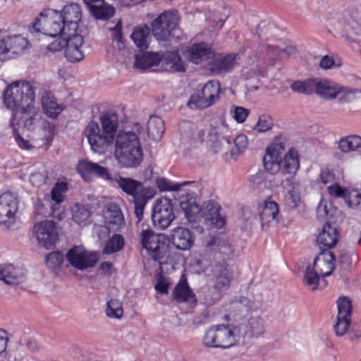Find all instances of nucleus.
Masks as SVG:
<instances>
[{"instance_id": "obj_1", "label": "nucleus", "mask_w": 361, "mask_h": 361, "mask_svg": "<svg viewBox=\"0 0 361 361\" xmlns=\"http://www.w3.org/2000/svg\"><path fill=\"white\" fill-rule=\"evenodd\" d=\"M34 87L28 82H16L4 91V103L6 108L22 114L24 127L28 129L35 126L41 118L40 111L35 106Z\"/></svg>"}, {"instance_id": "obj_2", "label": "nucleus", "mask_w": 361, "mask_h": 361, "mask_svg": "<svg viewBox=\"0 0 361 361\" xmlns=\"http://www.w3.org/2000/svg\"><path fill=\"white\" fill-rule=\"evenodd\" d=\"M141 130V126L136 123L131 130L124 129L118 132L114 139V155L123 167L136 168L142 163L143 153L138 137Z\"/></svg>"}, {"instance_id": "obj_3", "label": "nucleus", "mask_w": 361, "mask_h": 361, "mask_svg": "<svg viewBox=\"0 0 361 361\" xmlns=\"http://www.w3.org/2000/svg\"><path fill=\"white\" fill-rule=\"evenodd\" d=\"M213 290L205 297V302L212 305L220 300L230 288L233 279V270L225 260L215 262L212 266Z\"/></svg>"}, {"instance_id": "obj_4", "label": "nucleus", "mask_w": 361, "mask_h": 361, "mask_svg": "<svg viewBox=\"0 0 361 361\" xmlns=\"http://www.w3.org/2000/svg\"><path fill=\"white\" fill-rule=\"evenodd\" d=\"M30 32H42L53 37L59 35H66L68 33L60 12L52 9L41 13L39 16L35 18Z\"/></svg>"}, {"instance_id": "obj_5", "label": "nucleus", "mask_w": 361, "mask_h": 361, "mask_svg": "<svg viewBox=\"0 0 361 361\" xmlns=\"http://www.w3.org/2000/svg\"><path fill=\"white\" fill-rule=\"evenodd\" d=\"M138 238L142 247L152 254L155 261L163 263L164 259L169 255L166 236L163 234H156L149 228H142L138 232Z\"/></svg>"}, {"instance_id": "obj_6", "label": "nucleus", "mask_w": 361, "mask_h": 361, "mask_svg": "<svg viewBox=\"0 0 361 361\" xmlns=\"http://www.w3.org/2000/svg\"><path fill=\"white\" fill-rule=\"evenodd\" d=\"M236 342L234 330L229 326L214 325L208 329L202 338V343L205 347L213 348H228Z\"/></svg>"}, {"instance_id": "obj_7", "label": "nucleus", "mask_w": 361, "mask_h": 361, "mask_svg": "<svg viewBox=\"0 0 361 361\" xmlns=\"http://www.w3.org/2000/svg\"><path fill=\"white\" fill-rule=\"evenodd\" d=\"M179 18L176 12L165 11L151 23L152 32L157 40L168 42L176 36Z\"/></svg>"}, {"instance_id": "obj_8", "label": "nucleus", "mask_w": 361, "mask_h": 361, "mask_svg": "<svg viewBox=\"0 0 361 361\" xmlns=\"http://www.w3.org/2000/svg\"><path fill=\"white\" fill-rule=\"evenodd\" d=\"M18 204L16 193L6 192L0 195V228L4 230L14 228Z\"/></svg>"}, {"instance_id": "obj_9", "label": "nucleus", "mask_w": 361, "mask_h": 361, "mask_svg": "<svg viewBox=\"0 0 361 361\" xmlns=\"http://www.w3.org/2000/svg\"><path fill=\"white\" fill-rule=\"evenodd\" d=\"M67 267L83 271L92 268L97 263L99 255L97 252L88 251L83 246L75 245L66 254Z\"/></svg>"}, {"instance_id": "obj_10", "label": "nucleus", "mask_w": 361, "mask_h": 361, "mask_svg": "<svg viewBox=\"0 0 361 361\" xmlns=\"http://www.w3.org/2000/svg\"><path fill=\"white\" fill-rule=\"evenodd\" d=\"M299 168L298 152L295 149L290 148L284 155L281 165V185L283 188H296L300 185V183L295 179Z\"/></svg>"}, {"instance_id": "obj_11", "label": "nucleus", "mask_w": 361, "mask_h": 361, "mask_svg": "<svg viewBox=\"0 0 361 361\" xmlns=\"http://www.w3.org/2000/svg\"><path fill=\"white\" fill-rule=\"evenodd\" d=\"M356 90L341 87L327 80L317 79L315 93L326 99L337 98L343 102H350L355 98Z\"/></svg>"}, {"instance_id": "obj_12", "label": "nucleus", "mask_w": 361, "mask_h": 361, "mask_svg": "<svg viewBox=\"0 0 361 361\" xmlns=\"http://www.w3.org/2000/svg\"><path fill=\"white\" fill-rule=\"evenodd\" d=\"M85 133L92 150L99 154L105 153L114 141V136L104 131L94 121L89 123Z\"/></svg>"}, {"instance_id": "obj_13", "label": "nucleus", "mask_w": 361, "mask_h": 361, "mask_svg": "<svg viewBox=\"0 0 361 361\" xmlns=\"http://www.w3.org/2000/svg\"><path fill=\"white\" fill-rule=\"evenodd\" d=\"M174 219L175 214L171 200L167 197L156 200L152 214V221L154 227L159 230H165L171 224Z\"/></svg>"}, {"instance_id": "obj_14", "label": "nucleus", "mask_w": 361, "mask_h": 361, "mask_svg": "<svg viewBox=\"0 0 361 361\" xmlns=\"http://www.w3.org/2000/svg\"><path fill=\"white\" fill-rule=\"evenodd\" d=\"M113 181L116 183L123 192L132 196L133 202L135 200L140 201L144 197H154L156 194L154 189L149 187H144L141 182L130 178L116 176Z\"/></svg>"}, {"instance_id": "obj_15", "label": "nucleus", "mask_w": 361, "mask_h": 361, "mask_svg": "<svg viewBox=\"0 0 361 361\" xmlns=\"http://www.w3.org/2000/svg\"><path fill=\"white\" fill-rule=\"evenodd\" d=\"M32 232L39 245L46 249H51L55 245L58 233L54 221H41L35 225Z\"/></svg>"}, {"instance_id": "obj_16", "label": "nucleus", "mask_w": 361, "mask_h": 361, "mask_svg": "<svg viewBox=\"0 0 361 361\" xmlns=\"http://www.w3.org/2000/svg\"><path fill=\"white\" fill-rule=\"evenodd\" d=\"M77 171L86 181H90L94 176L113 181L108 169L97 163L88 160L80 161L77 166Z\"/></svg>"}, {"instance_id": "obj_17", "label": "nucleus", "mask_w": 361, "mask_h": 361, "mask_svg": "<svg viewBox=\"0 0 361 361\" xmlns=\"http://www.w3.org/2000/svg\"><path fill=\"white\" fill-rule=\"evenodd\" d=\"M229 128L227 125L222 121L221 125L212 126L208 133L209 141L211 143V148L215 153L221 151L223 149L228 147L232 141L228 135Z\"/></svg>"}, {"instance_id": "obj_18", "label": "nucleus", "mask_w": 361, "mask_h": 361, "mask_svg": "<svg viewBox=\"0 0 361 361\" xmlns=\"http://www.w3.org/2000/svg\"><path fill=\"white\" fill-rule=\"evenodd\" d=\"M83 42V37L77 32H70L66 35L65 56L68 61L74 63L83 59L84 54L81 50Z\"/></svg>"}, {"instance_id": "obj_19", "label": "nucleus", "mask_w": 361, "mask_h": 361, "mask_svg": "<svg viewBox=\"0 0 361 361\" xmlns=\"http://www.w3.org/2000/svg\"><path fill=\"white\" fill-rule=\"evenodd\" d=\"M212 60L209 64V70L214 74L225 73L231 71L237 63V54H213Z\"/></svg>"}, {"instance_id": "obj_20", "label": "nucleus", "mask_w": 361, "mask_h": 361, "mask_svg": "<svg viewBox=\"0 0 361 361\" xmlns=\"http://www.w3.org/2000/svg\"><path fill=\"white\" fill-rule=\"evenodd\" d=\"M336 256L329 250H322L314 259L313 267L322 277L330 276L335 268Z\"/></svg>"}, {"instance_id": "obj_21", "label": "nucleus", "mask_w": 361, "mask_h": 361, "mask_svg": "<svg viewBox=\"0 0 361 361\" xmlns=\"http://www.w3.org/2000/svg\"><path fill=\"white\" fill-rule=\"evenodd\" d=\"M338 239L339 233L337 228L326 223L317 235V244L322 251L329 250L335 247Z\"/></svg>"}, {"instance_id": "obj_22", "label": "nucleus", "mask_w": 361, "mask_h": 361, "mask_svg": "<svg viewBox=\"0 0 361 361\" xmlns=\"http://www.w3.org/2000/svg\"><path fill=\"white\" fill-rule=\"evenodd\" d=\"M60 13L62 16L63 24L66 25L68 32H77L78 23L82 17L80 6L78 4L66 5Z\"/></svg>"}, {"instance_id": "obj_23", "label": "nucleus", "mask_w": 361, "mask_h": 361, "mask_svg": "<svg viewBox=\"0 0 361 361\" xmlns=\"http://www.w3.org/2000/svg\"><path fill=\"white\" fill-rule=\"evenodd\" d=\"M104 216L109 228L118 231L125 226L124 216L119 205L115 202H110L106 205Z\"/></svg>"}, {"instance_id": "obj_24", "label": "nucleus", "mask_w": 361, "mask_h": 361, "mask_svg": "<svg viewBox=\"0 0 361 361\" xmlns=\"http://www.w3.org/2000/svg\"><path fill=\"white\" fill-rule=\"evenodd\" d=\"M171 243L180 250L190 249L194 243V238L191 231L184 227H176L171 231Z\"/></svg>"}, {"instance_id": "obj_25", "label": "nucleus", "mask_w": 361, "mask_h": 361, "mask_svg": "<svg viewBox=\"0 0 361 361\" xmlns=\"http://www.w3.org/2000/svg\"><path fill=\"white\" fill-rule=\"evenodd\" d=\"M3 38L10 59L23 54L29 46L27 39L21 35H7L4 36Z\"/></svg>"}, {"instance_id": "obj_26", "label": "nucleus", "mask_w": 361, "mask_h": 361, "mask_svg": "<svg viewBox=\"0 0 361 361\" xmlns=\"http://www.w3.org/2000/svg\"><path fill=\"white\" fill-rule=\"evenodd\" d=\"M172 298L177 302L195 303V295L189 287L187 279L182 276L172 292Z\"/></svg>"}, {"instance_id": "obj_27", "label": "nucleus", "mask_w": 361, "mask_h": 361, "mask_svg": "<svg viewBox=\"0 0 361 361\" xmlns=\"http://www.w3.org/2000/svg\"><path fill=\"white\" fill-rule=\"evenodd\" d=\"M161 58L159 53L146 52L137 54L135 59V66L142 70L161 71Z\"/></svg>"}, {"instance_id": "obj_28", "label": "nucleus", "mask_w": 361, "mask_h": 361, "mask_svg": "<svg viewBox=\"0 0 361 361\" xmlns=\"http://www.w3.org/2000/svg\"><path fill=\"white\" fill-rule=\"evenodd\" d=\"M220 205L213 201L208 202L202 209V216L204 219L217 228H221L225 224V219L220 214Z\"/></svg>"}, {"instance_id": "obj_29", "label": "nucleus", "mask_w": 361, "mask_h": 361, "mask_svg": "<svg viewBox=\"0 0 361 361\" xmlns=\"http://www.w3.org/2000/svg\"><path fill=\"white\" fill-rule=\"evenodd\" d=\"M161 71H185V66L178 51H169L161 55Z\"/></svg>"}, {"instance_id": "obj_30", "label": "nucleus", "mask_w": 361, "mask_h": 361, "mask_svg": "<svg viewBox=\"0 0 361 361\" xmlns=\"http://www.w3.org/2000/svg\"><path fill=\"white\" fill-rule=\"evenodd\" d=\"M262 226L276 224L279 219V206L274 201H266L259 214Z\"/></svg>"}, {"instance_id": "obj_31", "label": "nucleus", "mask_w": 361, "mask_h": 361, "mask_svg": "<svg viewBox=\"0 0 361 361\" xmlns=\"http://www.w3.org/2000/svg\"><path fill=\"white\" fill-rule=\"evenodd\" d=\"M213 51L207 44L204 42L193 44L188 51V56L192 62L196 64L210 59Z\"/></svg>"}, {"instance_id": "obj_32", "label": "nucleus", "mask_w": 361, "mask_h": 361, "mask_svg": "<svg viewBox=\"0 0 361 361\" xmlns=\"http://www.w3.org/2000/svg\"><path fill=\"white\" fill-rule=\"evenodd\" d=\"M90 6L92 14L97 19H109L114 14V8L104 4V0H84Z\"/></svg>"}, {"instance_id": "obj_33", "label": "nucleus", "mask_w": 361, "mask_h": 361, "mask_svg": "<svg viewBox=\"0 0 361 361\" xmlns=\"http://www.w3.org/2000/svg\"><path fill=\"white\" fill-rule=\"evenodd\" d=\"M130 38L137 47L147 49L151 41L150 27L146 24L137 26L133 29Z\"/></svg>"}, {"instance_id": "obj_34", "label": "nucleus", "mask_w": 361, "mask_h": 361, "mask_svg": "<svg viewBox=\"0 0 361 361\" xmlns=\"http://www.w3.org/2000/svg\"><path fill=\"white\" fill-rule=\"evenodd\" d=\"M42 109L45 114L52 118H56L63 111V106L58 104L49 92H44L41 98Z\"/></svg>"}, {"instance_id": "obj_35", "label": "nucleus", "mask_w": 361, "mask_h": 361, "mask_svg": "<svg viewBox=\"0 0 361 361\" xmlns=\"http://www.w3.org/2000/svg\"><path fill=\"white\" fill-rule=\"evenodd\" d=\"M165 130L164 121L157 116H152L149 117L147 132L148 136L153 140H159L161 138Z\"/></svg>"}, {"instance_id": "obj_36", "label": "nucleus", "mask_w": 361, "mask_h": 361, "mask_svg": "<svg viewBox=\"0 0 361 361\" xmlns=\"http://www.w3.org/2000/svg\"><path fill=\"white\" fill-rule=\"evenodd\" d=\"M72 219L76 224L82 226H86L90 224L92 212L90 209L82 204H76L71 209Z\"/></svg>"}, {"instance_id": "obj_37", "label": "nucleus", "mask_w": 361, "mask_h": 361, "mask_svg": "<svg viewBox=\"0 0 361 361\" xmlns=\"http://www.w3.org/2000/svg\"><path fill=\"white\" fill-rule=\"evenodd\" d=\"M216 102L212 99H210L208 96H203L201 92L193 94L188 102V106L192 109H204L213 104Z\"/></svg>"}, {"instance_id": "obj_38", "label": "nucleus", "mask_w": 361, "mask_h": 361, "mask_svg": "<svg viewBox=\"0 0 361 361\" xmlns=\"http://www.w3.org/2000/svg\"><path fill=\"white\" fill-rule=\"evenodd\" d=\"M317 79H307L306 80H297L292 83L290 87L293 91L305 94L315 92Z\"/></svg>"}, {"instance_id": "obj_39", "label": "nucleus", "mask_w": 361, "mask_h": 361, "mask_svg": "<svg viewBox=\"0 0 361 361\" xmlns=\"http://www.w3.org/2000/svg\"><path fill=\"white\" fill-rule=\"evenodd\" d=\"M102 123V129L110 135L114 136L115 139V134L117 130L118 118L115 114L104 113L100 116Z\"/></svg>"}, {"instance_id": "obj_40", "label": "nucleus", "mask_w": 361, "mask_h": 361, "mask_svg": "<svg viewBox=\"0 0 361 361\" xmlns=\"http://www.w3.org/2000/svg\"><path fill=\"white\" fill-rule=\"evenodd\" d=\"M25 280V272L23 269L7 264V271L6 274L5 283L8 285H16L22 283Z\"/></svg>"}, {"instance_id": "obj_41", "label": "nucleus", "mask_w": 361, "mask_h": 361, "mask_svg": "<svg viewBox=\"0 0 361 361\" xmlns=\"http://www.w3.org/2000/svg\"><path fill=\"white\" fill-rule=\"evenodd\" d=\"M245 336L253 337L262 335L264 331V325L260 317H252L245 326Z\"/></svg>"}, {"instance_id": "obj_42", "label": "nucleus", "mask_w": 361, "mask_h": 361, "mask_svg": "<svg viewBox=\"0 0 361 361\" xmlns=\"http://www.w3.org/2000/svg\"><path fill=\"white\" fill-rule=\"evenodd\" d=\"M361 147V137L356 135H351L343 137L338 143V148L345 153L355 151Z\"/></svg>"}, {"instance_id": "obj_43", "label": "nucleus", "mask_w": 361, "mask_h": 361, "mask_svg": "<svg viewBox=\"0 0 361 361\" xmlns=\"http://www.w3.org/2000/svg\"><path fill=\"white\" fill-rule=\"evenodd\" d=\"M285 147L283 142L275 141L267 149L264 157L271 158V161H279L281 164L282 154L284 153Z\"/></svg>"}, {"instance_id": "obj_44", "label": "nucleus", "mask_w": 361, "mask_h": 361, "mask_svg": "<svg viewBox=\"0 0 361 361\" xmlns=\"http://www.w3.org/2000/svg\"><path fill=\"white\" fill-rule=\"evenodd\" d=\"M125 245L124 238L121 235L114 234L106 242L103 252L106 255L113 254L121 250Z\"/></svg>"}, {"instance_id": "obj_45", "label": "nucleus", "mask_w": 361, "mask_h": 361, "mask_svg": "<svg viewBox=\"0 0 361 361\" xmlns=\"http://www.w3.org/2000/svg\"><path fill=\"white\" fill-rule=\"evenodd\" d=\"M106 315L112 319H120L123 315L122 302L117 299H111L106 302Z\"/></svg>"}, {"instance_id": "obj_46", "label": "nucleus", "mask_w": 361, "mask_h": 361, "mask_svg": "<svg viewBox=\"0 0 361 361\" xmlns=\"http://www.w3.org/2000/svg\"><path fill=\"white\" fill-rule=\"evenodd\" d=\"M180 207L184 212L185 218L190 221H195L196 215L202 212V209L192 200L181 201Z\"/></svg>"}, {"instance_id": "obj_47", "label": "nucleus", "mask_w": 361, "mask_h": 361, "mask_svg": "<svg viewBox=\"0 0 361 361\" xmlns=\"http://www.w3.org/2000/svg\"><path fill=\"white\" fill-rule=\"evenodd\" d=\"M220 92V83L218 81L209 80L202 87L201 94L208 96L216 102L219 99Z\"/></svg>"}, {"instance_id": "obj_48", "label": "nucleus", "mask_w": 361, "mask_h": 361, "mask_svg": "<svg viewBox=\"0 0 361 361\" xmlns=\"http://www.w3.org/2000/svg\"><path fill=\"white\" fill-rule=\"evenodd\" d=\"M16 119V114H13L12 117L10 120V126L13 128V135L15 138L16 142L18 146L22 149H30L32 148V145L30 143L29 140L24 139L21 136V133H20L19 128L16 127L18 126V123L16 124L14 123Z\"/></svg>"}, {"instance_id": "obj_49", "label": "nucleus", "mask_w": 361, "mask_h": 361, "mask_svg": "<svg viewBox=\"0 0 361 361\" xmlns=\"http://www.w3.org/2000/svg\"><path fill=\"white\" fill-rule=\"evenodd\" d=\"M298 187L286 188L288 191L285 195L284 202L286 206L290 209L297 208L301 203L300 192L296 190Z\"/></svg>"}, {"instance_id": "obj_50", "label": "nucleus", "mask_w": 361, "mask_h": 361, "mask_svg": "<svg viewBox=\"0 0 361 361\" xmlns=\"http://www.w3.org/2000/svg\"><path fill=\"white\" fill-rule=\"evenodd\" d=\"M190 183V182L175 183L165 178H158L156 179V185L160 191H178L180 190L183 186Z\"/></svg>"}, {"instance_id": "obj_51", "label": "nucleus", "mask_w": 361, "mask_h": 361, "mask_svg": "<svg viewBox=\"0 0 361 361\" xmlns=\"http://www.w3.org/2000/svg\"><path fill=\"white\" fill-rule=\"evenodd\" d=\"M320 276V274L313 267L308 266L303 279L304 283L310 286L312 290H314L317 288Z\"/></svg>"}, {"instance_id": "obj_52", "label": "nucleus", "mask_w": 361, "mask_h": 361, "mask_svg": "<svg viewBox=\"0 0 361 361\" xmlns=\"http://www.w3.org/2000/svg\"><path fill=\"white\" fill-rule=\"evenodd\" d=\"M248 141L247 136L244 134H240L235 137L234 140V148L231 151V154L233 158L238 157L241 154L247 147Z\"/></svg>"}, {"instance_id": "obj_53", "label": "nucleus", "mask_w": 361, "mask_h": 361, "mask_svg": "<svg viewBox=\"0 0 361 361\" xmlns=\"http://www.w3.org/2000/svg\"><path fill=\"white\" fill-rule=\"evenodd\" d=\"M338 315L341 318H350L352 305L350 300L347 297H341L337 300Z\"/></svg>"}, {"instance_id": "obj_54", "label": "nucleus", "mask_w": 361, "mask_h": 361, "mask_svg": "<svg viewBox=\"0 0 361 361\" xmlns=\"http://www.w3.org/2000/svg\"><path fill=\"white\" fill-rule=\"evenodd\" d=\"M273 126V120L271 116L262 114L259 116L257 123L253 128L259 133H265L271 129Z\"/></svg>"}, {"instance_id": "obj_55", "label": "nucleus", "mask_w": 361, "mask_h": 361, "mask_svg": "<svg viewBox=\"0 0 361 361\" xmlns=\"http://www.w3.org/2000/svg\"><path fill=\"white\" fill-rule=\"evenodd\" d=\"M269 54H271V57L273 59H276L281 56L282 52L286 53L288 56L293 55L295 52V47L293 45L288 44L285 45L283 47H277L274 46H270L268 47Z\"/></svg>"}, {"instance_id": "obj_56", "label": "nucleus", "mask_w": 361, "mask_h": 361, "mask_svg": "<svg viewBox=\"0 0 361 361\" xmlns=\"http://www.w3.org/2000/svg\"><path fill=\"white\" fill-rule=\"evenodd\" d=\"M63 262V255L59 251L49 253L46 257V263L49 269H58Z\"/></svg>"}, {"instance_id": "obj_57", "label": "nucleus", "mask_w": 361, "mask_h": 361, "mask_svg": "<svg viewBox=\"0 0 361 361\" xmlns=\"http://www.w3.org/2000/svg\"><path fill=\"white\" fill-rule=\"evenodd\" d=\"M230 114L233 118L239 123H243L250 114V110L243 106H233Z\"/></svg>"}, {"instance_id": "obj_58", "label": "nucleus", "mask_w": 361, "mask_h": 361, "mask_svg": "<svg viewBox=\"0 0 361 361\" xmlns=\"http://www.w3.org/2000/svg\"><path fill=\"white\" fill-rule=\"evenodd\" d=\"M67 190V185L65 183H56L51 190V199L57 204L61 203L64 198L63 193Z\"/></svg>"}, {"instance_id": "obj_59", "label": "nucleus", "mask_w": 361, "mask_h": 361, "mask_svg": "<svg viewBox=\"0 0 361 361\" xmlns=\"http://www.w3.org/2000/svg\"><path fill=\"white\" fill-rule=\"evenodd\" d=\"M112 32V39L116 42L118 49L123 48L124 44L123 42L122 35V25L121 20H118L113 27H109Z\"/></svg>"}, {"instance_id": "obj_60", "label": "nucleus", "mask_w": 361, "mask_h": 361, "mask_svg": "<svg viewBox=\"0 0 361 361\" xmlns=\"http://www.w3.org/2000/svg\"><path fill=\"white\" fill-rule=\"evenodd\" d=\"M350 323V318H341L337 317V322L334 325L335 334L338 336H341L347 331Z\"/></svg>"}, {"instance_id": "obj_61", "label": "nucleus", "mask_w": 361, "mask_h": 361, "mask_svg": "<svg viewBox=\"0 0 361 361\" xmlns=\"http://www.w3.org/2000/svg\"><path fill=\"white\" fill-rule=\"evenodd\" d=\"M47 178V172L46 171H43L42 172H35L32 173L30 180L33 186L40 187L46 183Z\"/></svg>"}, {"instance_id": "obj_62", "label": "nucleus", "mask_w": 361, "mask_h": 361, "mask_svg": "<svg viewBox=\"0 0 361 361\" xmlns=\"http://www.w3.org/2000/svg\"><path fill=\"white\" fill-rule=\"evenodd\" d=\"M171 282L167 277L159 275L157 282L155 285L156 290L161 294H167L170 287Z\"/></svg>"}, {"instance_id": "obj_63", "label": "nucleus", "mask_w": 361, "mask_h": 361, "mask_svg": "<svg viewBox=\"0 0 361 361\" xmlns=\"http://www.w3.org/2000/svg\"><path fill=\"white\" fill-rule=\"evenodd\" d=\"M153 197H144L140 200L134 201L135 204V215L137 218V222H140L143 217L144 209L145 205L149 200L152 199Z\"/></svg>"}, {"instance_id": "obj_64", "label": "nucleus", "mask_w": 361, "mask_h": 361, "mask_svg": "<svg viewBox=\"0 0 361 361\" xmlns=\"http://www.w3.org/2000/svg\"><path fill=\"white\" fill-rule=\"evenodd\" d=\"M254 302L245 297H240L238 300L232 303L233 308L240 310L250 311L252 309Z\"/></svg>"}]
</instances>
